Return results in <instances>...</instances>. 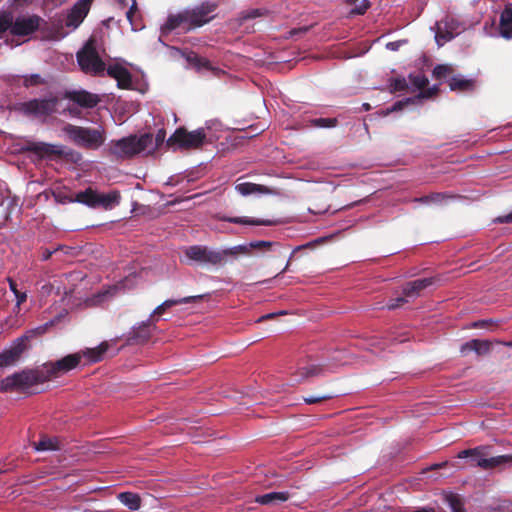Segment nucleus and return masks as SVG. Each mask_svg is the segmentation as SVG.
<instances>
[{"mask_svg":"<svg viewBox=\"0 0 512 512\" xmlns=\"http://www.w3.org/2000/svg\"><path fill=\"white\" fill-rule=\"evenodd\" d=\"M248 252V248L244 245H238L223 250H212L207 246L193 245L185 250L186 257L198 264L223 266L227 262V257L237 256Z\"/></svg>","mask_w":512,"mask_h":512,"instance_id":"1","label":"nucleus"},{"mask_svg":"<svg viewBox=\"0 0 512 512\" xmlns=\"http://www.w3.org/2000/svg\"><path fill=\"white\" fill-rule=\"evenodd\" d=\"M45 20L39 15H20L14 17L12 11L0 12V34L9 31L17 37H27L38 31Z\"/></svg>","mask_w":512,"mask_h":512,"instance_id":"2","label":"nucleus"},{"mask_svg":"<svg viewBox=\"0 0 512 512\" xmlns=\"http://www.w3.org/2000/svg\"><path fill=\"white\" fill-rule=\"evenodd\" d=\"M47 382L43 367L25 369L0 381V392L26 390L34 385Z\"/></svg>","mask_w":512,"mask_h":512,"instance_id":"3","label":"nucleus"},{"mask_svg":"<svg viewBox=\"0 0 512 512\" xmlns=\"http://www.w3.org/2000/svg\"><path fill=\"white\" fill-rule=\"evenodd\" d=\"M153 142L151 133H144L141 136L130 135L120 140L113 141L110 151L119 158H131L145 149Z\"/></svg>","mask_w":512,"mask_h":512,"instance_id":"4","label":"nucleus"},{"mask_svg":"<svg viewBox=\"0 0 512 512\" xmlns=\"http://www.w3.org/2000/svg\"><path fill=\"white\" fill-rule=\"evenodd\" d=\"M64 131L75 145L85 149L96 150L105 141L104 131L100 129L68 124Z\"/></svg>","mask_w":512,"mask_h":512,"instance_id":"5","label":"nucleus"},{"mask_svg":"<svg viewBox=\"0 0 512 512\" xmlns=\"http://www.w3.org/2000/svg\"><path fill=\"white\" fill-rule=\"evenodd\" d=\"M488 449V446H477L472 449H465L460 451L457 457L460 459L469 458L472 466L480 467L485 470L512 462V455L509 454L486 458L489 454Z\"/></svg>","mask_w":512,"mask_h":512,"instance_id":"6","label":"nucleus"},{"mask_svg":"<svg viewBox=\"0 0 512 512\" xmlns=\"http://www.w3.org/2000/svg\"><path fill=\"white\" fill-rule=\"evenodd\" d=\"M76 56L81 70L86 74L103 75L106 70V65L97 51L96 40L93 38L85 43Z\"/></svg>","mask_w":512,"mask_h":512,"instance_id":"7","label":"nucleus"},{"mask_svg":"<svg viewBox=\"0 0 512 512\" xmlns=\"http://www.w3.org/2000/svg\"><path fill=\"white\" fill-rule=\"evenodd\" d=\"M206 142V133L203 128L188 132L184 127H179L168 138L166 144L169 147L190 150L201 148Z\"/></svg>","mask_w":512,"mask_h":512,"instance_id":"8","label":"nucleus"},{"mask_svg":"<svg viewBox=\"0 0 512 512\" xmlns=\"http://www.w3.org/2000/svg\"><path fill=\"white\" fill-rule=\"evenodd\" d=\"M83 360V354L76 352L68 354L56 361H49L42 365L47 382L59 378L76 369Z\"/></svg>","mask_w":512,"mask_h":512,"instance_id":"9","label":"nucleus"},{"mask_svg":"<svg viewBox=\"0 0 512 512\" xmlns=\"http://www.w3.org/2000/svg\"><path fill=\"white\" fill-rule=\"evenodd\" d=\"M57 97L32 99L20 104V111L27 116L46 117L55 112Z\"/></svg>","mask_w":512,"mask_h":512,"instance_id":"10","label":"nucleus"},{"mask_svg":"<svg viewBox=\"0 0 512 512\" xmlns=\"http://www.w3.org/2000/svg\"><path fill=\"white\" fill-rule=\"evenodd\" d=\"M216 8L217 5L215 3L203 2L192 9H186L190 21L188 29L193 30L210 22L214 18L212 13Z\"/></svg>","mask_w":512,"mask_h":512,"instance_id":"11","label":"nucleus"},{"mask_svg":"<svg viewBox=\"0 0 512 512\" xmlns=\"http://www.w3.org/2000/svg\"><path fill=\"white\" fill-rule=\"evenodd\" d=\"M154 330H156V323L148 318L131 328L126 337V344H144L150 340Z\"/></svg>","mask_w":512,"mask_h":512,"instance_id":"12","label":"nucleus"},{"mask_svg":"<svg viewBox=\"0 0 512 512\" xmlns=\"http://www.w3.org/2000/svg\"><path fill=\"white\" fill-rule=\"evenodd\" d=\"M28 338L23 336L17 338L13 344L0 353V367H8L14 365L20 359L23 352L27 349Z\"/></svg>","mask_w":512,"mask_h":512,"instance_id":"13","label":"nucleus"},{"mask_svg":"<svg viewBox=\"0 0 512 512\" xmlns=\"http://www.w3.org/2000/svg\"><path fill=\"white\" fill-rule=\"evenodd\" d=\"M93 0H78L70 9L65 25L67 27L77 28L87 16Z\"/></svg>","mask_w":512,"mask_h":512,"instance_id":"14","label":"nucleus"},{"mask_svg":"<svg viewBox=\"0 0 512 512\" xmlns=\"http://www.w3.org/2000/svg\"><path fill=\"white\" fill-rule=\"evenodd\" d=\"M190 21L186 9L177 13L170 14L167 17L166 22L161 26L162 34H168L175 29H181L183 32H189L192 29H188Z\"/></svg>","mask_w":512,"mask_h":512,"instance_id":"15","label":"nucleus"},{"mask_svg":"<svg viewBox=\"0 0 512 512\" xmlns=\"http://www.w3.org/2000/svg\"><path fill=\"white\" fill-rule=\"evenodd\" d=\"M203 299V295L187 296L179 299H167L160 305H158L150 314L149 318L155 323L158 322L159 317L163 315L168 309L173 306L187 303H195Z\"/></svg>","mask_w":512,"mask_h":512,"instance_id":"16","label":"nucleus"},{"mask_svg":"<svg viewBox=\"0 0 512 512\" xmlns=\"http://www.w3.org/2000/svg\"><path fill=\"white\" fill-rule=\"evenodd\" d=\"M26 150L35 153L36 155L40 156L41 158H50V159H52L53 157H62L65 154L62 149V146L48 144V143H44V142L30 143L26 147Z\"/></svg>","mask_w":512,"mask_h":512,"instance_id":"17","label":"nucleus"},{"mask_svg":"<svg viewBox=\"0 0 512 512\" xmlns=\"http://www.w3.org/2000/svg\"><path fill=\"white\" fill-rule=\"evenodd\" d=\"M65 97L83 108H94L100 102L98 95L85 90L69 91Z\"/></svg>","mask_w":512,"mask_h":512,"instance_id":"18","label":"nucleus"},{"mask_svg":"<svg viewBox=\"0 0 512 512\" xmlns=\"http://www.w3.org/2000/svg\"><path fill=\"white\" fill-rule=\"evenodd\" d=\"M107 75L117 81V86L120 89H129L132 85L131 73L122 65H110L107 68Z\"/></svg>","mask_w":512,"mask_h":512,"instance_id":"19","label":"nucleus"},{"mask_svg":"<svg viewBox=\"0 0 512 512\" xmlns=\"http://www.w3.org/2000/svg\"><path fill=\"white\" fill-rule=\"evenodd\" d=\"M434 282V277L422 278L408 282L403 288V295L409 298L417 297L422 290L431 286Z\"/></svg>","mask_w":512,"mask_h":512,"instance_id":"20","label":"nucleus"},{"mask_svg":"<svg viewBox=\"0 0 512 512\" xmlns=\"http://www.w3.org/2000/svg\"><path fill=\"white\" fill-rule=\"evenodd\" d=\"M33 448L36 451H58L63 448V442L58 437H49L47 435H41L38 441L32 443Z\"/></svg>","mask_w":512,"mask_h":512,"instance_id":"21","label":"nucleus"},{"mask_svg":"<svg viewBox=\"0 0 512 512\" xmlns=\"http://www.w3.org/2000/svg\"><path fill=\"white\" fill-rule=\"evenodd\" d=\"M491 350V342L488 340L472 339L461 346V352L474 351L478 355L488 354Z\"/></svg>","mask_w":512,"mask_h":512,"instance_id":"22","label":"nucleus"},{"mask_svg":"<svg viewBox=\"0 0 512 512\" xmlns=\"http://www.w3.org/2000/svg\"><path fill=\"white\" fill-rule=\"evenodd\" d=\"M120 193L116 190L111 191L107 194H101L97 192L96 208L102 207L106 210L112 209L120 203Z\"/></svg>","mask_w":512,"mask_h":512,"instance_id":"23","label":"nucleus"},{"mask_svg":"<svg viewBox=\"0 0 512 512\" xmlns=\"http://www.w3.org/2000/svg\"><path fill=\"white\" fill-rule=\"evenodd\" d=\"M500 34L506 39L512 38V8L506 7L500 15Z\"/></svg>","mask_w":512,"mask_h":512,"instance_id":"24","label":"nucleus"},{"mask_svg":"<svg viewBox=\"0 0 512 512\" xmlns=\"http://www.w3.org/2000/svg\"><path fill=\"white\" fill-rule=\"evenodd\" d=\"M437 91L436 88H433V89H428V91H420L415 97L413 98H406L404 100H400V101H397L395 102L392 107H391V111L392 112H395V111H400L402 110L405 106H408V105H411V104H414L418 101H421L422 99L424 98H429L431 96H433L435 94V92Z\"/></svg>","mask_w":512,"mask_h":512,"instance_id":"25","label":"nucleus"},{"mask_svg":"<svg viewBox=\"0 0 512 512\" xmlns=\"http://www.w3.org/2000/svg\"><path fill=\"white\" fill-rule=\"evenodd\" d=\"M235 190L242 196H248L255 193L268 194L271 192L268 187L251 182L239 183L235 186Z\"/></svg>","mask_w":512,"mask_h":512,"instance_id":"26","label":"nucleus"},{"mask_svg":"<svg viewBox=\"0 0 512 512\" xmlns=\"http://www.w3.org/2000/svg\"><path fill=\"white\" fill-rule=\"evenodd\" d=\"M109 348L107 342H102L96 348H88L85 351H80L83 354V359L86 358L90 363H97L101 361Z\"/></svg>","mask_w":512,"mask_h":512,"instance_id":"27","label":"nucleus"},{"mask_svg":"<svg viewBox=\"0 0 512 512\" xmlns=\"http://www.w3.org/2000/svg\"><path fill=\"white\" fill-rule=\"evenodd\" d=\"M221 221L233 223V224H241V225H264V226H271L274 225L275 222L271 220H262V219H254L249 217H228V216H222L220 217Z\"/></svg>","mask_w":512,"mask_h":512,"instance_id":"28","label":"nucleus"},{"mask_svg":"<svg viewBox=\"0 0 512 512\" xmlns=\"http://www.w3.org/2000/svg\"><path fill=\"white\" fill-rule=\"evenodd\" d=\"M322 371L323 367L321 365L315 363H306L298 367L296 375L299 377V380L303 381L311 377L321 375Z\"/></svg>","mask_w":512,"mask_h":512,"instance_id":"29","label":"nucleus"},{"mask_svg":"<svg viewBox=\"0 0 512 512\" xmlns=\"http://www.w3.org/2000/svg\"><path fill=\"white\" fill-rule=\"evenodd\" d=\"M288 492H270L257 496L255 501L261 505L282 503L289 499Z\"/></svg>","mask_w":512,"mask_h":512,"instance_id":"30","label":"nucleus"},{"mask_svg":"<svg viewBox=\"0 0 512 512\" xmlns=\"http://www.w3.org/2000/svg\"><path fill=\"white\" fill-rule=\"evenodd\" d=\"M449 87L452 91L468 92L474 90L475 81L473 79L455 76L450 79Z\"/></svg>","mask_w":512,"mask_h":512,"instance_id":"31","label":"nucleus"},{"mask_svg":"<svg viewBox=\"0 0 512 512\" xmlns=\"http://www.w3.org/2000/svg\"><path fill=\"white\" fill-rule=\"evenodd\" d=\"M74 200L75 202L84 204L90 208H96L97 191L88 187L84 191L76 193Z\"/></svg>","mask_w":512,"mask_h":512,"instance_id":"32","label":"nucleus"},{"mask_svg":"<svg viewBox=\"0 0 512 512\" xmlns=\"http://www.w3.org/2000/svg\"><path fill=\"white\" fill-rule=\"evenodd\" d=\"M453 198V195L446 192H434L429 195H424L422 197H417L413 199V202H418L422 204H440L444 200Z\"/></svg>","mask_w":512,"mask_h":512,"instance_id":"33","label":"nucleus"},{"mask_svg":"<svg viewBox=\"0 0 512 512\" xmlns=\"http://www.w3.org/2000/svg\"><path fill=\"white\" fill-rule=\"evenodd\" d=\"M117 498L130 510H138L141 507V498L137 493L122 492L118 495Z\"/></svg>","mask_w":512,"mask_h":512,"instance_id":"34","label":"nucleus"},{"mask_svg":"<svg viewBox=\"0 0 512 512\" xmlns=\"http://www.w3.org/2000/svg\"><path fill=\"white\" fill-rule=\"evenodd\" d=\"M268 12L269 11L266 8H253L244 10L239 14V22L240 24H243L247 20L265 16L268 14Z\"/></svg>","mask_w":512,"mask_h":512,"instance_id":"35","label":"nucleus"},{"mask_svg":"<svg viewBox=\"0 0 512 512\" xmlns=\"http://www.w3.org/2000/svg\"><path fill=\"white\" fill-rule=\"evenodd\" d=\"M187 60L194 66L196 67L197 69H206V70H214V68L212 67V64L211 62L204 58V57H200L198 56L197 54L195 53H192L191 55H189L187 57Z\"/></svg>","mask_w":512,"mask_h":512,"instance_id":"36","label":"nucleus"},{"mask_svg":"<svg viewBox=\"0 0 512 512\" xmlns=\"http://www.w3.org/2000/svg\"><path fill=\"white\" fill-rule=\"evenodd\" d=\"M309 124L315 128H333L338 124L337 118H314L309 120Z\"/></svg>","mask_w":512,"mask_h":512,"instance_id":"37","label":"nucleus"},{"mask_svg":"<svg viewBox=\"0 0 512 512\" xmlns=\"http://www.w3.org/2000/svg\"><path fill=\"white\" fill-rule=\"evenodd\" d=\"M8 281L10 290L14 293L16 297V308L19 310L20 305L26 301L27 294L26 292H21L17 289V283L13 279L9 278Z\"/></svg>","mask_w":512,"mask_h":512,"instance_id":"38","label":"nucleus"},{"mask_svg":"<svg viewBox=\"0 0 512 512\" xmlns=\"http://www.w3.org/2000/svg\"><path fill=\"white\" fill-rule=\"evenodd\" d=\"M409 80L415 88H417L421 91H425L424 88L429 83L428 78L423 74H410Z\"/></svg>","mask_w":512,"mask_h":512,"instance_id":"39","label":"nucleus"},{"mask_svg":"<svg viewBox=\"0 0 512 512\" xmlns=\"http://www.w3.org/2000/svg\"><path fill=\"white\" fill-rule=\"evenodd\" d=\"M389 87L392 93L401 92L408 89V83L405 78H393L390 80Z\"/></svg>","mask_w":512,"mask_h":512,"instance_id":"40","label":"nucleus"},{"mask_svg":"<svg viewBox=\"0 0 512 512\" xmlns=\"http://www.w3.org/2000/svg\"><path fill=\"white\" fill-rule=\"evenodd\" d=\"M351 9L350 14L363 15L370 7L369 0H359Z\"/></svg>","mask_w":512,"mask_h":512,"instance_id":"41","label":"nucleus"},{"mask_svg":"<svg viewBox=\"0 0 512 512\" xmlns=\"http://www.w3.org/2000/svg\"><path fill=\"white\" fill-rule=\"evenodd\" d=\"M334 397L333 394H323V395H310L307 397H303V400L306 404H318L327 400H330Z\"/></svg>","mask_w":512,"mask_h":512,"instance_id":"42","label":"nucleus"},{"mask_svg":"<svg viewBox=\"0 0 512 512\" xmlns=\"http://www.w3.org/2000/svg\"><path fill=\"white\" fill-rule=\"evenodd\" d=\"M44 80L39 74H31L24 77L23 85L25 87L37 86L43 84Z\"/></svg>","mask_w":512,"mask_h":512,"instance_id":"43","label":"nucleus"},{"mask_svg":"<svg viewBox=\"0 0 512 512\" xmlns=\"http://www.w3.org/2000/svg\"><path fill=\"white\" fill-rule=\"evenodd\" d=\"M274 245L278 244L276 242L259 240L250 242L249 247L252 249L269 250Z\"/></svg>","mask_w":512,"mask_h":512,"instance_id":"44","label":"nucleus"},{"mask_svg":"<svg viewBox=\"0 0 512 512\" xmlns=\"http://www.w3.org/2000/svg\"><path fill=\"white\" fill-rule=\"evenodd\" d=\"M406 298L407 297H405L403 295V296H400V297H396V298L390 299L389 302L386 304V308L388 310H394V309L402 306L403 304H405L407 302Z\"/></svg>","mask_w":512,"mask_h":512,"instance_id":"45","label":"nucleus"},{"mask_svg":"<svg viewBox=\"0 0 512 512\" xmlns=\"http://www.w3.org/2000/svg\"><path fill=\"white\" fill-rule=\"evenodd\" d=\"M55 201L59 204H67L75 202L74 197L67 195L64 192L53 193Z\"/></svg>","mask_w":512,"mask_h":512,"instance_id":"46","label":"nucleus"},{"mask_svg":"<svg viewBox=\"0 0 512 512\" xmlns=\"http://www.w3.org/2000/svg\"><path fill=\"white\" fill-rule=\"evenodd\" d=\"M450 506H451L452 512H465L463 503H462L461 499L457 496H453L450 499Z\"/></svg>","mask_w":512,"mask_h":512,"instance_id":"47","label":"nucleus"},{"mask_svg":"<svg viewBox=\"0 0 512 512\" xmlns=\"http://www.w3.org/2000/svg\"><path fill=\"white\" fill-rule=\"evenodd\" d=\"M450 71L451 69L447 65H437L433 70V74L436 78H442L450 73Z\"/></svg>","mask_w":512,"mask_h":512,"instance_id":"48","label":"nucleus"},{"mask_svg":"<svg viewBox=\"0 0 512 512\" xmlns=\"http://www.w3.org/2000/svg\"><path fill=\"white\" fill-rule=\"evenodd\" d=\"M166 138V131L165 129H159L155 135V147L158 148L161 146Z\"/></svg>","mask_w":512,"mask_h":512,"instance_id":"49","label":"nucleus"},{"mask_svg":"<svg viewBox=\"0 0 512 512\" xmlns=\"http://www.w3.org/2000/svg\"><path fill=\"white\" fill-rule=\"evenodd\" d=\"M136 12H137V3H136L135 0H132V5L130 6V8L126 12V17H127L128 21L131 23L132 26H134L133 17H134Z\"/></svg>","mask_w":512,"mask_h":512,"instance_id":"50","label":"nucleus"},{"mask_svg":"<svg viewBox=\"0 0 512 512\" xmlns=\"http://www.w3.org/2000/svg\"><path fill=\"white\" fill-rule=\"evenodd\" d=\"M62 249V246H59L57 247L56 249L54 250H49V249H44L43 252H42V255H41V259L43 261H47L51 258V256L57 252L58 250Z\"/></svg>","mask_w":512,"mask_h":512,"instance_id":"51","label":"nucleus"},{"mask_svg":"<svg viewBox=\"0 0 512 512\" xmlns=\"http://www.w3.org/2000/svg\"><path fill=\"white\" fill-rule=\"evenodd\" d=\"M494 221L496 223H511L512 222V212L507 215H504V216H499Z\"/></svg>","mask_w":512,"mask_h":512,"instance_id":"52","label":"nucleus"},{"mask_svg":"<svg viewBox=\"0 0 512 512\" xmlns=\"http://www.w3.org/2000/svg\"><path fill=\"white\" fill-rule=\"evenodd\" d=\"M53 289V285L50 283L44 284L41 287V294L42 295H49Z\"/></svg>","mask_w":512,"mask_h":512,"instance_id":"53","label":"nucleus"},{"mask_svg":"<svg viewBox=\"0 0 512 512\" xmlns=\"http://www.w3.org/2000/svg\"><path fill=\"white\" fill-rule=\"evenodd\" d=\"M308 31V28L307 27H304V28H299V29H292L289 34L291 37L295 36V35H298V34H303L305 32Z\"/></svg>","mask_w":512,"mask_h":512,"instance_id":"54","label":"nucleus"},{"mask_svg":"<svg viewBox=\"0 0 512 512\" xmlns=\"http://www.w3.org/2000/svg\"><path fill=\"white\" fill-rule=\"evenodd\" d=\"M400 46V43L399 42H389L386 47L387 49L389 50H392V51H395L399 48Z\"/></svg>","mask_w":512,"mask_h":512,"instance_id":"55","label":"nucleus"},{"mask_svg":"<svg viewBox=\"0 0 512 512\" xmlns=\"http://www.w3.org/2000/svg\"><path fill=\"white\" fill-rule=\"evenodd\" d=\"M277 314L275 313H270V314H266V315H263L261 316L259 319H258V322H262L264 320H268V319H272L276 316Z\"/></svg>","mask_w":512,"mask_h":512,"instance_id":"56","label":"nucleus"},{"mask_svg":"<svg viewBox=\"0 0 512 512\" xmlns=\"http://www.w3.org/2000/svg\"><path fill=\"white\" fill-rule=\"evenodd\" d=\"M487 325V321L485 320H480V321H477L473 324V327L474 328H483V327H486Z\"/></svg>","mask_w":512,"mask_h":512,"instance_id":"57","label":"nucleus"},{"mask_svg":"<svg viewBox=\"0 0 512 512\" xmlns=\"http://www.w3.org/2000/svg\"><path fill=\"white\" fill-rule=\"evenodd\" d=\"M289 267H290V259L288 260L287 264L285 265V267L279 272V274H282L286 271L289 270Z\"/></svg>","mask_w":512,"mask_h":512,"instance_id":"58","label":"nucleus"},{"mask_svg":"<svg viewBox=\"0 0 512 512\" xmlns=\"http://www.w3.org/2000/svg\"><path fill=\"white\" fill-rule=\"evenodd\" d=\"M359 0H346V3L348 5H356V3L358 2Z\"/></svg>","mask_w":512,"mask_h":512,"instance_id":"59","label":"nucleus"},{"mask_svg":"<svg viewBox=\"0 0 512 512\" xmlns=\"http://www.w3.org/2000/svg\"><path fill=\"white\" fill-rule=\"evenodd\" d=\"M363 108H364V110L368 111V110H370V105L368 103H364Z\"/></svg>","mask_w":512,"mask_h":512,"instance_id":"60","label":"nucleus"},{"mask_svg":"<svg viewBox=\"0 0 512 512\" xmlns=\"http://www.w3.org/2000/svg\"><path fill=\"white\" fill-rule=\"evenodd\" d=\"M48 325H49L48 323H45L44 327H39L38 329H40L42 332H44Z\"/></svg>","mask_w":512,"mask_h":512,"instance_id":"61","label":"nucleus"}]
</instances>
